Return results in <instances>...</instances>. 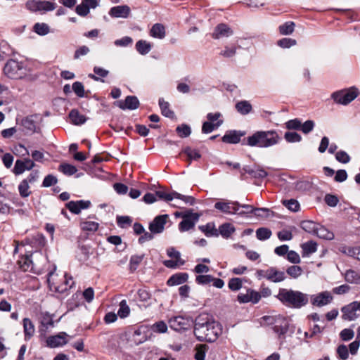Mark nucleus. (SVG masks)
<instances>
[{
  "label": "nucleus",
  "instance_id": "nucleus-1",
  "mask_svg": "<svg viewBox=\"0 0 360 360\" xmlns=\"http://www.w3.org/2000/svg\"><path fill=\"white\" fill-rule=\"evenodd\" d=\"M222 326L212 315L200 314L195 319L194 335L200 342H214L222 333Z\"/></svg>",
  "mask_w": 360,
  "mask_h": 360
},
{
  "label": "nucleus",
  "instance_id": "nucleus-2",
  "mask_svg": "<svg viewBox=\"0 0 360 360\" xmlns=\"http://www.w3.org/2000/svg\"><path fill=\"white\" fill-rule=\"evenodd\" d=\"M281 138L276 131H257L251 136L244 137L242 146L250 147L269 148L278 143Z\"/></svg>",
  "mask_w": 360,
  "mask_h": 360
},
{
  "label": "nucleus",
  "instance_id": "nucleus-3",
  "mask_svg": "<svg viewBox=\"0 0 360 360\" xmlns=\"http://www.w3.org/2000/svg\"><path fill=\"white\" fill-rule=\"evenodd\" d=\"M275 297L285 307L292 309H300L309 302V295L292 289L280 288Z\"/></svg>",
  "mask_w": 360,
  "mask_h": 360
},
{
  "label": "nucleus",
  "instance_id": "nucleus-4",
  "mask_svg": "<svg viewBox=\"0 0 360 360\" xmlns=\"http://www.w3.org/2000/svg\"><path fill=\"white\" fill-rule=\"evenodd\" d=\"M263 319L269 321V323L272 325L273 331L278 335L280 340H284L288 331H290V335L294 333L295 326H291L288 319L285 316H278L274 318L264 316Z\"/></svg>",
  "mask_w": 360,
  "mask_h": 360
},
{
  "label": "nucleus",
  "instance_id": "nucleus-5",
  "mask_svg": "<svg viewBox=\"0 0 360 360\" xmlns=\"http://www.w3.org/2000/svg\"><path fill=\"white\" fill-rule=\"evenodd\" d=\"M3 72L11 79H21L27 75V69L23 62L9 59L4 66Z\"/></svg>",
  "mask_w": 360,
  "mask_h": 360
},
{
  "label": "nucleus",
  "instance_id": "nucleus-6",
  "mask_svg": "<svg viewBox=\"0 0 360 360\" xmlns=\"http://www.w3.org/2000/svg\"><path fill=\"white\" fill-rule=\"evenodd\" d=\"M359 93L358 88L353 86L333 92L331 94V98L336 103L347 105L353 101L359 95Z\"/></svg>",
  "mask_w": 360,
  "mask_h": 360
},
{
  "label": "nucleus",
  "instance_id": "nucleus-7",
  "mask_svg": "<svg viewBox=\"0 0 360 360\" xmlns=\"http://www.w3.org/2000/svg\"><path fill=\"white\" fill-rule=\"evenodd\" d=\"M33 254H36L41 257L44 261H46L47 257L44 255L41 251H34L33 252H30V254H26L25 255H22L21 259L18 261V264L20 269L23 271H30L33 274L39 275L41 273V267L38 266L36 263L33 262L32 259V256Z\"/></svg>",
  "mask_w": 360,
  "mask_h": 360
},
{
  "label": "nucleus",
  "instance_id": "nucleus-8",
  "mask_svg": "<svg viewBox=\"0 0 360 360\" xmlns=\"http://www.w3.org/2000/svg\"><path fill=\"white\" fill-rule=\"evenodd\" d=\"M169 325L171 329L182 332L190 329L195 326V320L188 315H179L173 316L169 320Z\"/></svg>",
  "mask_w": 360,
  "mask_h": 360
},
{
  "label": "nucleus",
  "instance_id": "nucleus-9",
  "mask_svg": "<svg viewBox=\"0 0 360 360\" xmlns=\"http://www.w3.org/2000/svg\"><path fill=\"white\" fill-rule=\"evenodd\" d=\"M25 7L31 12L44 13L55 10L57 4L46 0H28L25 4Z\"/></svg>",
  "mask_w": 360,
  "mask_h": 360
},
{
  "label": "nucleus",
  "instance_id": "nucleus-10",
  "mask_svg": "<svg viewBox=\"0 0 360 360\" xmlns=\"http://www.w3.org/2000/svg\"><path fill=\"white\" fill-rule=\"evenodd\" d=\"M240 173L241 179H245L246 174L257 180H262L269 175V173L264 168L256 164L244 165L240 170Z\"/></svg>",
  "mask_w": 360,
  "mask_h": 360
},
{
  "label": "nucleus",
  "instance_id": "nucleus-11",
  "mask_svg": "<svg viewBox=\"0 0 360 360\" xmlns=\"http://www.w3.org/2000/svg\"><path fill=\"white\" fill-rule=\"evenodd\" d=\"M200 216V214L193 212V210L191 209L186 216L179 222L178 225L179 231L181 233H184L193 229L199 221Z\"/></svg>",
  "mask_w": 360,
  "mask_h": 360
},
{
  "label": "nucleus",
  "instance_id": "nucleus-12",
  "mask_svg": "<svg viewBox=\"0 0 360 360\" xmlns=\"http://www.w3.org/2000/svg\"><path fill=\"white\" fill-rule=\"evenodd\" d=\"M169 219V214H160L156 216L153 221L149 223L148 229L155 234L162 233L165 230V226Z\"/></svg>",
  "mask_w": 360,
  "mask_h": 360
},
{
  "label": "nucleus",
  "instance_id": "nucleus-13",
  "mask_svg": "<svg viewBox=\"0 0 360 360\" xmlns=\"http://www.w3.org/2000/svg\"><path fill=\"white\" fill-rule=\"evenodd\" d=\"M333 297L329 291H323L310 295V302L313 306L322 307L332 302Z\"/></svg>",
  "mask_w": 360,
  "mask_h": 360
},
{
  "label": "nucleus",
  "instance_id": "nucleus-14",
  "mask_svg": "<svg viewBox=\"0 0 360 360\" xmlns=\"http://www.w3.org/2000/svg\"><path fill=\"white\" fill-rule=\"evenodd\" d=\"M246 134L245 131L231 129L226 131L225 134L221 137V141L229 144H242L243 139Z\"/></svg>",
  "mask_w": 360,
  "mask_h": 360
},
{
  "label": "nucleus",
  "instance_id": "nucleus-15",
  "mask_svg": "<svg viewBox=\"0 0 360 360\" xmlns=\"http://www.w3.org/2000/svg\"><path fill=\"white\" fill-rule=\"evenodd\" d=\"M214 208L224 214H236V212H238L240 209V203L238 201H219L214 204Z\"/></svg>",
  "mask_w": 360,
  "mask_h": 360
},
{
  "label": "nucleus",
  "instance_id": "nucleus-16",
  "mask_svg": "<svg viewBox=\"0 0 360 360\" xmlns=\"http://www.w3.org/2000/svg\"><path fill=\"white\" fill-rule=\"evenodd\" d=\"M68 334L65 332L49 336L46 340V346L49 348H56L65 345L68 343L66 339Z\"/></svg>",
  "mask_w": 360,
  "mask_h": 360
},
{
  "label": "nucleus",
  "instance_id": "nucleus-17",
  "mask_svg": "<svg viewBox=\"0 0 360 360\" xmlns=\"http://www.w3.org/2000/svg\"><path fill=\"white\" fill-rule=\"evenodd\" d=\"M115 104L123 110H134L139 108L140 102L136 96H127L124 101H117Z\"/></svg>",
  "mask_w": 360,
  "mask_h": 360
},
{
  "label": "nucleus",
  "instance_id": "nucleus-18",
  "mask_svg": "<svg viewBox=\"0 0 360 360\" xmlns=\"http://www.w3.org/2000/svg\"><path fill=\"white\" fill-rule=\"evenodd\" d=\"M240 208L243 210H238L236 214L242 217H249L250 214H253L256 217H262V214H258L257 212H269L270 210L266 207L255 208L252 205L248 204H240Z\"/></svg>",
  "mask_w": 360,
  "mask_h": 360
},
{
  "label": "nucleus",
  "instance_id": "nucleus-19",
  "mask_svg": "<svg viewBox=\"0 0 360 360\" xmlns=\"http://www.w3.org/2000/svg\"><path fill=\"white\" fill-rule=\"evenodd\" d=\"M233 33L231 27L225 23H219L215 27L212 33V37L214 39H219L221 37H227Z\"/></svg>",
  "mask_w": 360,
  "mask_h": 360
},
{
  "label": "nucleus",
  "instance_id": "nucleus-20",
  "mask_svg": "<svg viewBox=\"0 0 360 360\" xmlns=\"http://www.w3.org/2000/svg\"><path fill=\"white\" fill-rule=\"evenodd\" d=\"M131 9L127 5H121L112 7L108 14L112 18H127L130 14Z\"/></svg>",
  "mask_w": 360,
  "mask_h": 360
},
{
  "label": "nucleus",
  "instance_id": "nucleus-21",
  "mask_svg": "<svg viewBox=\"0 0 360 360\" xmlns=\"http://www.w3.org/2000/svg\"><path fill=\"white\" fill-rule=\"evenodd\" d=\"M37 117V115H28L21 120V125L23 127V131L25 134H34L36 132V122L34 118Z\"/></svg>",
  "mask_w": 360,
  "mask_h": 360
},
{
  "label": "nucleus",
  "instance_id": "nucleus-22",
  "mask_svg": "<svg viewBox=\"0 0 360 360\" xmlns=\"http://www.w3.org/2000/svg\"><path fill=\"white\" fill-rule=\"evenodd\" d=\"M189 275L186 272H178L172 275L167 281L168 286H174L181 285L187 282Z\"/></svg>",
  "mask_w": 360,
  "mask_h": 360
},
{
  "label": "nucleus",
  "instance_id": "nucleus-23",
  "mask_svg": "<svg viewBox=\"0 0 360 360\" xmlns=\"http://www.w3.org/2000/svg\"><path fill=\"white\" fill-rule=\"evenodd\" d=\"M78 249L79 252H77L76 258L81 264H85L89 260L90 255L92 254L91 252V246L79 245Z\"/></svg>",
  "mask_w": 360,
  "mask_h": 360
},
{
  "label": "nucleus",
  "instance_id": "nucleus-24",
  "mask_svg": "<svg viewBox=\"0 0 360 360\" xmlns=\"http://www.w3.org/2000/svg\"><path fill=\"white\" fill-rule=\"evenodd\" d=\"M286 278L285 273L278 270L276 267L269 268L268 281L273 283H280Z\"/></svg>",
  "mask_w": 360,
  "mask_h": 360
},
{
  "label": "nucleus",
  "instance_id": "nucleus-25",
  "mask_svg": "<svg viewBox=\"0 0 360 360\" xmlns=\"http://www.w3.org/2000/svg\"><path fill=\"white\" fill-rule=\"evenodd\" d=\"M341 311L342 313V319L346 321H354L357 318V315L356 314V310L355 309L352 302L343 306L341 308Z\"/></svg>",
  "mask_w": 360,
  "mask_h": 360
},
{
  "label": "nucleus",
  "instance_id": "nucleus-26",
  "mask_svg": "<svg viewBox=\"0 0 360 360\" xmlns=\"http://www.w3.org/2000/svg\"><path fill=\"white\" fill-rule=\"evenodd\" d=\"M198 229L208 238L218 237L219 236L218 229H216L214 222H208L205 225H200L198 226Z\"/></svg>",
  "mask_w": 360,
  "mask_h": 360
},
{
  "label": "nucleus",
  "instance_id": "nucleus-27",
  "mask_svg": "<svg viewBox=\"0 0 360 360\" xmlns=\"http://www.w3.org/2000/svg\"><path fill=\"white\" fill-rule=\"evenodd\" d=\"M24 338L25 341L31 339L34 334V325L29 318H24L22 319Z\"/></svg>",
  "mask_w": 360,
  "mask_h": 360
},
{
  "label": "nucleus",
  "instance_id": "nucleus-28",
  "mask_svg": "<svg viewBox=\"0 0 360 360\" xmlns=\"http://www.w3.org/2000/svg\"><path fill=\"white\" fill-rule=\"evenodd\" d=\"M94 74H89L88 77L96 82H104L105 78L109 75V71L99 66H94L93 68Z\"/></svg>",
  "mask_w": 360,
  "mask_h": 360
},
{
  "label": "nucleus",
  "instance_id": "nucleus-29",
  "mask_svg": "<svg viewBox=\"0 0 360 360\" xmlns=\"http://www.w3.org/2000/svg\"><path fill=\"white\" fill-rule=\"evenodd\" d=\"M68 116L74 125H82L84 124L88 119L85 115L80 114L77 109H72Z\"/></svg>",
  "mask_w": 360,
  "mask_h": 360
},
{
  "label": "nucleus",
  "instance_id": "nucleus-30",
  "mask_svg": "<svg viewBox=\"0 0 360 360\" xmlns=\"http://www.w3.org/2000/svg\"><path fill=\"white\" fill-rule=\"evenodd\" d=\"M159 106L161 110V113L165 117L174 120L176 116L173 110L169 108V103L165 101L162 98H159L158 101Z\"/></svg>",
  "mask_w": 360,
  "mask_h": 360
},
{
  "label": "nucleus",
  "instance_id": "nucleus-31",
  "mask_svg": "<svg viewBox=\"0 0 360 360\" xmlns=\"http://www.w3.org/2000/svg\"><path fill=\"white\" fill-rule=\"evenodd\" d=\"M236 231V228L229 222L224 223L219 226L218 232L222 238L227 239Z\"/></svg>",
  "mask_w": 360,
  "mask_h": 360
},
{
  "label": "nucleus",
  "instance_id": "nucleus-32",
  "mask_svg": "<svg viewBox=\"0 0 360 360\" xmlns=\"http://www.w3.org/2000/svg\"><path fill=\"white\" fill-rule=\"evenodd\" d=\"M236 110L242 115H246L252 112V106L248 101L243 100L236 103Z\"/></svg>",
  "mask_w": 360,
  "mask_h": 360
},
{
  "label": "nucleus",
  "instance_id": "nucleus-33",
  "mask_svg": "<svg viewBox=\"0 0 360 360\" xmlns=\"http://www.w3.org/2000/svg\"><path fill=\"white\" fill-rule=\"evenodd\" d=\"M320 238L325 240H333L334 238V233L328 230L326 226L319 224L315 234Z\"/></svg>",
  "mask_w": 360,
  "mask_h": 360
},
{
  "label": "nucleus",
  "instance_id": "nucleus-34",
  "mask_svg": "<svg viewBox=\"0 0 360 360\" xmlns=\"http://www.w3.org/2000/svg\"><path fill=\"white\" fill-rule=\"evenodd\" d=\"M301 248L302 249V257H308L317 251V243L314 240H309L302 244Z\"/></svg>",
  "mask_w": 360,
  "mask_h": 360
},
{
  "label": "nucleus",
  "instance_id": "nucleus-35",
  "mask_svg": "<svg viewBox=\"0 0 360 360\" xmlns=\"http://www.w3.org/2000/svg\"><path fill=\"white\" fill-rule=\"evenodd\" d=\"M150 35L153 38L163 39L165 37L164 25L161 23L154 24L150 29Z\"/></svg>",
  "mask_w": 360,
  "mask_h": 360
},
{
  "label": "nucleus",
  "instance_id": "nucleus-36",
  "mask_svg": "<svg viewBox=\"0 0 360 360\" xmlns=\"http://www.w3.org/2000/svg\"><path fill=\"white\" fill-rule=\"evenodd\" d=\"M135 47L139 53L144 56L150 51L152 44L146 40L140 39L136 43Z\"/></svg>",
  "mask_w": 360,
  "mask_h": 360
},
{
  "label": "nucleus",
  "instance_id": "nucleus-37",
  "mask_svg": "<svg viewBox=\"0 0 360 360\" xmlns=\"http://www.w3.org/2000/svg\"><path fill=\"white\" fill-rule=\"evenodd\" d=\"M32 248L41 250L46 243V240L43 233H38L35 236H32Z\"/></svg>",
  "mask_w": 360,
  "mask_h": 360
},
{
  "label": "nucleus",
  "instance_id": "nucleus-38",
  "mask_svg": "<svg viewBox=\"0 0 360 360\" xmlns=\"http://www.w3.org/2000/svg\"><path fill=\"white\" fill-rule=\"evenodd\" d=\"M181 152L188 157L189 164H191L193 160H198L202 156L198 150L193 149L190 146L185 147Z\"/></svg>",
  "mask_w": 360,
  "mask_h": 360
},
{
  "label": "nucleus",
  "instance_id": "nucleus-39",
  "mask_svg": "<svg viewBox=\"0 0 360 360\" xmlns=\"http://www.w3.org/2000/svg\"><path fill=\"white\" fill-rule=\"evenodd\" d=\"M144 257V254L141 255H134L131 256L129 264V269L131 273H134L137 269L139 265L143 261Z\"/></svg>",
  "mask_w": 360,
  "mask_h": 360
},
{
  "label": "nucleus",
  "instance_id": "nucleus-40",
  "mask_svg": "<svg viewBox=\"0 0 360 360\" xmlns=\"http://www.w3.org/2000/svg\"><path fill=\"white\" fill-rule=\"evenodd\" d=\"M223 124V120H218L215 123H212L209 121H205L202 125V133L210 134L215 129H217Z\"/></svg>",
  "mask_w": 360,
  "mask_h": 360
},
{
  "label": "nucleus",
  "instance_id": "nucleus-41",
  "mask_svg": "<svg viewBox=\"0 0 360 360\" xmlns=\"http://www.w3.org/2000/svg\"><path fill=\"white\" fill-rule=\"evenodd\" d=\"M345 279L349 283L360 284V275L353 269H348L345 274Z\"/></svg>",
  "mask_w": 360,
  "mask_h": 360
},
{
  "label": "nucleus",
  "instance_id": "nucleus-42",
  "mask_svg": "<svg viewBox=\"0 0 360 360\" xmlns=\"http://www.w3.org/2000/svg\"><path fill=\"white\" fill-rule=\"evenodd\" d=\"M295 24L292 21H287L278 27V30L281 34L290 35L295 30Z\"/></svg>",
  "mask_w": 360,
  "mask_h": 360
},
{
  "label": "nucleus",
  "instance_id": "nucleus-43",
  "mask_svg": "<svg viewBox=\"0 0 360 360\" xmlns=\"http://www.w3.org/2000/svg\"><path fill=\"white\" fill-rule=\"evenodd\" d=\"M319 224L311 220H304L300 223V227L309 233L315 234Z\"/></svg>",
  "mask_w": 360,
  "mask_h": 360
},
{
  "label": "nucleus",
  "instance_id": "nucleus-44",
  "mask_svg": "<svg viewBox=\"0 0 360 360\" xmlns=\"http://www.w3.org/2000/svg\"><path fill=\"white\" fill-rule=\"evenodd\" d=\"M40 323L45 328V329L44 330V332L49 328L53 327L54 322L53 320V315L50 314L47 311L42 313Z\"/></svg>",
  "mask_w": 360,
  "mask_h": 360
},
{
  "label": "nucleus",
  "instance_id": "nucleus-45",
  "mask_svg": "<svg viewBox=\"0 0 360 360\" xmlns=\"http://www.w3.org/2000/svg\"><path fill=\"white\" fill-rule=\"evenodd\" d=\"M33 31L39 36H45L50 32L49 26L44 22H37L33 26Z\"/></svg>",
  "mask_w": 360,
  "mask_h": 360
},
{
  "label": "nucleus",
  "instance_id": "nucleus-46",
  "mask_svg": "<svg viewBox=\"0 0 360 360\" xmlns=\"http://www.w3.org/2000/svg\"><path fill=\"white\" fill-rule=\"evenodd\" d=\"M80 227L84 231L94 233L98 229L99 224L91 221H83L80 223Z\"/></svg>",
  "mask_w": 360,
  "mask_h": 360
},
{
  "label": "nucleus",
  "instance_id": "nucleus-47",
  "mask_svg": "<svg viewBox=\"0 0 360 360\" xmlns=\"http://www.w3.org/2000/svg\"><path fill=\"white\" fill-rule=\"evenodd\" d=\"M176 132L179 137L187 138L191 134V128L188 124L183 123L176 127Z\"/></svg>",
  "mask_w": 360,
  "mask_h": 360
},
{
  "label": "nucleus",
  "instance_id": "nucleus-48",
  "mask_svg": "<svg viewBox=\"0 0 360 360\" xmlns=\"http://www.w3.org/2000/svg\"><path fill=\"white\" fill-rule=\"evenodd\" d=\"M58 170L66 176H72L77 172L75 166L68 163L60 164L58 167Z\"/></svg>",
  "mask_w": 360,
  "mask_h": 360
},
{
  "label": "nucleus",
  "instance_id": "nucleus-49",
  "mask_svg": "<svg viewBox=\"0 0 360 360\" xmlns=\"http://www.w3.org/2000/svg\"><path fill=\"white\" fill-rule=\"evenodd\" d=\"M18 189L20 197L23 198H27L32 193L30 191L29 183L27 182V180L22 179L19 184Z\"/></svg>",
  "mask_w": 360,
  "mask_h": 360
},
{
  "label": "nucleus",
  "instance_id": "nucleus-50",
  "mask_svg": "<svg viewBox=\"0 0 360 360\" xmlns=\"http://www.w3.org/2000/svg\"><path fill=\"white\" fill-rule=\"evenodd\" d=\"M271 231L266 227H260L256 231V237L259 240H266L271 236Z\"/></svg>",
  "mask_w": 360,
  "mask_h": 360
},
{
  "label": "nucleus",
  "instance_id": "nucleus-51",
  "mask_svg": "<svg viewBox=\"0 0 360 360\" xmlns=\"http://www.w3.org/2000/svg\"><path fill=\"white\" fill-rule=\"evenodd\" d=\"M130 313V308L127 303L125 300H122L119 304V309L117 311V315L121 319L127 318Z\"/></svg>",
  "mask_w": 360,
  "mask_h": 360
},
{
  "label": "nucleus",
  "instance_id": "nucleus-52",
  "mask_svg": "<svg viewBox=\"0 0 360 360\" xmlns=\"http://www.w3.org/2000/svg\"><path fill=\"white\" fill-rule=\"evenodd\" d=\"M26 170H27V167L25 166V162L22 159L16 160L14 167L13 169V172L15 175L18 176L23 174Z\"/></svg>",
  "mask_w": 360,
  "mask_h": 360
},
{
  "label": "nucleus",
  "instance_id": "nucleus-53",
  "mask_svg": "<svg viewBox=\"0 0 360 360\" xmlns=\"http://www.w3.org/2000/svg\"><path fill=\"white\" fill-rule=\"evenodd\" d=\"M282 204L289 210L294 212L299 211L300 208V205L298 201L293 198L289 200H283Z\"/></svg>",
  "mask_w": 360,
  "mask_h": 360
},
{
  "label": "nucleus",
  "instance_id": "nucleus-54",
  "mask_svg": "<svg viewBox=\"0 0 360 360\" xmlns=\"http://www.w3.org/2000/svg\"><path fill=\"white\" fill-rule=\"evenodd\" d=\"M284 139L288 143H298L302 141V136L296 131H286Z\"/></svg>",
  "mask_w": 360,
  "mask_h": 360
},
{
  "label": "nucleus",
  "instance_id": "nucleus-55",
  "mask_svg": "<svg viewBox=\"0 0 360 360\" xmlns=\"http://www.w3.org/2000/svg\"><path fill=\"white\" fill-rule=\"evenodd\" d=\"M116 221L117 226L121 229H126L132 223V219L129 216H117Z\"/></svg>",
  "mask_w": 360,
  "mask_h": 360
},
{
  "label": "nucleus",
  "instance_id": "nucleus-56",
  "mask_svg": "<svg viewBox=\"0 0 360 360\" xmlns=\"http://www.w3.org/2000/svg\"><path fill=\"white\" fill-rule=\"evenodd\" d=\"M243 285V281L240 278H231L228 283L229 288L232 291L239 290Z\"/></svg>",
  "mask_w": 360,
  "mask_h": 360
},
{
  "label": "nucleus",
  "instance_id": "nucleus-57",
  "mask_svg": "<svg viewBox=\"0 0 360 360\" xmlns=\"http://www.w3.org/2000/svg\"><path fill=\"white\" fill-rule=\"evenodd\" d=\"M72 89L78 97H85L84 86L81 82H75L72 85Z\"/></svg>",
  "mask_w": 360,
  "mask_h": 360
},
{
  "label": "nucleus",
  "instance_id": "nucleus-58",
  "mask_svg": "<svg viewBox=\"0 0 360 360\" xmlns=\"http://www.w3.org/2000/svg\"><path fill=\"white\" fill-rule=\"evenodd\" d=\"M151 330L158 333H165L167 330V325L163 321L155 322L151 326Z\"/></svg>",
  "mask_w": 360,
  "mask_h": 360
},
{
  "label": "nucleus",
  "instance_id": "nucleus-59",
  "mask_svg": "<svg viewBox=\"0 0 360 360\" xmlns=\"http://www.w3.org/2000/svg\"><path fill=\"white\" fill-rule=\"evenodd\" d=\"M208 347L206 345H200L196 347V352L194 355L195 360H205L206 351Z\"/></svg>",
  "mask_w": 360,
  "mask_h": 360
},
{
  "label": "nucleus",
  "instance_id": "nucleus-60",
  "mask_svg": "<svg viewBox=\"0 0 360 360\" xmlns=\"http://www.w3.org/2000/svg\"><path fill=\"white\" fill-rule=\"evenodd\" d=\"M58 183V178L53 174L46 175L41 184V187L49 188L55 186Z\"/></svg>",
  "mask_w": 360,
  "mask_h": 360
},
{
  "label": "nucleus",
  "instance_id": "nucleus-61",
  "mask_svg": "<svg viewBox=\"0 0 360 360\" xmlns=\"http://www.w3.org/2000/svg\"><path fill=\"white\" fill-rule=\"evenodd\" d=\"M296 44L297 41L292 38H282L277 41L278 46L283 49H289Z\"/></svg>",
  "mask_w": 360,
  "mask_h": 360
},
{
  "label": "nucleus",
  "instance_id": "nucleus-62",
  "mask_svg": "<svg viewBox=\"0 0 360 360\" xmlns=\"http://www.w3.org/2000/svg\"><path fill=\"white\" fill-rule=\"evenodd\" d=\"M286 273L292 278H298L302 273V269L297 265H292L286 269Z\"/></svg>",
  "mask_w": 360,
  "mask_h": 360
},
{
  "label": "nucleus",
  "instance_id": "nucleus-63",
  "mask_svg": "<svg viewBox=\"0 0 360 360\" xmlns=\"http://www.w3.org/2000/svg\"><path fill=\"white\" fill-rule=\"evenodd\" d=\"M285 127L288 130H300L302 122L298 118L292 119L285 122Z\"/></svg>",
  "mask_w": 360,
  "mask_h": 360
},
{
  "label": "nucleus",
  "instance_id": "nucleus-64",
  "mask_svg": "<svg viewBox=\"0 0 360 360\" xmlns=\"http://www.w3.org/2000/svg\"><path fill=\"white\" fill-rule=\"evenodd\" d=\"M212 281L213 276L210 274L198 275L195 277L196 283L201 285L210 284Z\"/></svg>",
  "mask_w": 360,
  "mask_h": 360
}]
</instances>
